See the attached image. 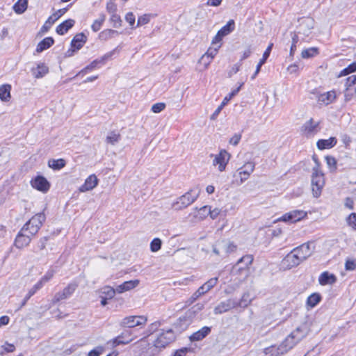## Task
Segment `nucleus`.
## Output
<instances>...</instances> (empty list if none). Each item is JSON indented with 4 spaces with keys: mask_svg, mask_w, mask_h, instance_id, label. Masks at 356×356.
Listing matches in <instances>:
<instances>
[{
    "mask_svg": "<svg viewBox=\"0 0 356 356\" xmlns=\"http://www.w3.org/2000/svg\"><path fill=\"white\" fill-rule=\"evenodd\" d=\"M301 332L300 328H296L285 338L279 346L275 347V346H271L266 348L264 353L266 355L270 354V356H281L286 353L304 337L305 335L302 333L300 334Z\"/></svg>",
    "mask_w": 356,
    "mask_h": 356,
    "instance_id": "f257e3e1",
    "label": "nucleus"
},
{
    "mask_svg": "<svg viewBox=\"0 0 356 356\" xmlns=\"http://www.w3.org/2000/svg\"><path fill=\"white\" fill-rule=\"evenodd\" d=\"M324 186V174L321 169H319L318 165H315L312 168V191L314 197L321 196Z\"/></svg>",
    "mask_w": 356,
    "mask_h": 356,
    "instance_id": "f03ea898",
    "label": "nucleus"
},
{
    "mask_svg": "<svg viewBox=\"0 0 356 356\" xmlns=\"http://www.w3.org/2000/svg\"><path fill=\"white\" fill-rule=\"evenodd\" d=\"M200 195L198 188H193L180 196L176 202L172 204V207L175 210H181L186 208L193 203Z\"/></svg>",
    "mask_w": 356,
    "mask_h": 356,
    "instance_id": "7ed1b4c3",
    "label": "nucleus"
},
{
    "mask_svg": "<svg viewBox=\"0 0 356 356\" xmlns=\"http://www.w3.org/2000/svg\"><path fill=\"white\" fill-rule=\"evenodd\" d=\"M45 220L46 216L44 213L43 212L38 213L23 225L21 228L22 231H29L31 236H34L38 232Z\"/></svg>",
    "mask_w": 356,
    "mask_h": 356,
    "instance_id": "20e7f679",
    "label": "nucleus"
},
{
    "mask_svg": "<svg viewBox=\"0 0 356 356\" xmlns=\"http://www.w3.org/2000/svg\"><path fill=\"white\" fill-rule=\"evenodd\" d=\"M45 220L46 216L44 213L43 212L38 213L23 225L21 228L22 231H29L31 236H34L38 232Z\"/></svg>",
    "mask_w": 356,
    "mask_h": 356,
    "instance_id": "39448f33",
    "label": "nucleus"
},
{
    "mask_svg": "<svg viewBox=\"0 0 356 356\" xmlns=\"http://www.w3.org/2000/svg\"><path fill=\"white\" fill-rule=\"evenodd\" d=\"M45 220L46 216L44 213L43 212L38 213L23 225L21 228L22 231H29L31 236H34L38 232Z\"/></svg>",
    "mask_w": 356,
    "mask_h": 356,
    "instance_id": "423d86ee",
    "label": "nucleus"
},
{
    "mask_svg": "<svg viewBox=\"0 0 356 356\" xmlns=\"http://www.w3.org/2000/svg\"><path fill=\"white\" fill-rule=\"evenodd\" d=\"M78 286L79 283L77 282L74 281L69 283L62 291L57 292L54 295L52 302L56 304L61 300L69 298L74 293Z\"/></svg>",
    "mask_w": 356,
    "mask_h": 356,
    "instance_id": "0eeeda50",
    "label": "nucleus"
},
{
    "mask_svg": "<svg viewBox=\"0 0 356 356\" xmlns=\"http://www.w3.org/2000/svg\"><path fill=\"white\" fill-rule=\"evenodd\" d=\"M175 334L172 329L165 331L163 330L155 339L156 348L161 347L165 348L168 344L175 340Z\"/></svg>",
    "mask_w": 356,
    "mask_h": 356,
    "instance_id": "6e6552de",
    "label": "nucleus"
},
{
    "mask_svg": "<svg viewBox=\"0 0 356 356\" xmlns=\"http://www.w3.org/2000/svg\"><path fill=\"white\" fill-rule=\"evenodd\" d=\"M147 319L143 316H129L124 317L120 322V326L122 327L132 328L136 326L145 325Z\"/></svg>",
    "mask_w": 356,
    "mask_h": 356,
    "instance_id": "1a4fd4ad",
    "label": "nucleus"
},
{
    "mask_svg": "<svg viewBox=\"0 0 356 356\" xmlns=\"http://www.w3.org/2000/svg\"><path fill=\"white\" fill-rule=\"evenodd\" d=\"M302 261L296 252H294V248L287 254L282 261V267L285 269H291L298 266Z\"/></svg>",
    "mask_w": 356,
    "mask_h": 356,
    "instance_id": "9d476101",
    "label": "nucleus"
},
{
    "mask_svg": "<svg viewBox=\"0 0 356 356\" xmlns=\"http://www.w3.org/2000/svg\"><path fill=\"white\" fill-rule=\"evenodd\" d=\"M231 155L225 149L220 151L219 154L214 156L213 165H218V170L222 172L225 170L226 165L230 159Z\"/></svg>",
    "mask_w": 356,
    "mask_h": 356,
    "instance_id": "9b49d317",
    "label": "nucleus"
},
{
    "mask_svg": "<svg viewBox=\"0 0 356 356\" xmlns=\"http://www.w3.org/2000/svg\"><path fill=\"white\" fill-rule=\"evenodd\" d=\"M31 184L33 188L42 193H47L50 188V183L42 175L36 176L31 180Z\"/></svg>",
    "mask_w": 356,
    "mask_h": 356,
    "instance_id": "f8f14e48",
    "label": "nucleus"
},
{
    "mask_svg": "<svg viewBox=\"0 0 356 356\" xmlns=\"http://www.w3.org/2000/svg\"><path fill=\"white\" fill-rule=\"evenodd\" d=\"M307 216V213L302 210H293L284 214L280 220L293 223L298 222Z\"/></svg>",
    "mask_w": 356,
    "mask_h": 356,
    "instance_id": "ddd939ff",
    "label": "nucleus"
},
{
    "mask_svg": "<svg viewBox=\"0 0 356 356\" xmlns=\"http://www.w3.org/2000/svg\"><path fill=\"white\" fill-rule=\"evenodd\" d=\"M235 28V23L233 19H230L226 25L222 26L217 33L216 35L214 37L212 42L217 43L220 42L222 38L230 33H232Z\"/></svg>",
    "mask_w": 356,
    "mask_h": 356,
    "instance_id": "4468645a",
    "label": "nucleus"
},
{
    "mask_svg": "<svg viewBox=\"0 0 356 356\" xmlns=\"http://www.w3.org/2000/svg\"><path fill=\"white\" fill-rule=\"evenodd\" d=\"M132 341L133 338L131 337V331L126 330H124L120 334L113 339L110 342H111L113 347H115L119 345L128 344Z\"/></svg>",
    "mask_w": 356,
    "mask_h": 356,
    "instance_id": "2eb2a0df",
    "label": "nucleus"
},
{
    "mask_svg": "<svg viewBox=\"0 0 356 356\" xmlns=\"http://www.w3.org/2000/svg\"><path fill=\"white\" fill-rule=\"evenodd\" d=\"M237 307V305L235 302V300L228 299L225 301L221 302L218 304L213 309L215 314H221L229 310Z\"/></svg>",
    "mask_w": 356,
    "mask_h": 356,
    "instance_id": "dca6fc26",
    "label": "nucleus"
},
{
    "mask_svg": "<svg viewBox=\"0 0 356 356\" xmlns=\"http://www.w3.org/2000/svg\"><path fill=\"white\" fill-rule=\"evenodd\" d=\"M24 232L21 229L15 237L14 245L18 249H22L29 245L31 241V237Z\"/></svg>",
    "mask_w": 356,
    "mask_h": 356,
    "instance_id": "f3484780",
    "label": "nucleus"
},
{
    "mask_svg": "<svg viewBox=\"0 0 356 356\" xmlns=\"http://www.w3.org/2000/svg\"><path fill=\"white\" fill-rule=\"evenodd\" d=\"M294 252H296L301 260L304 261L312 254L313 250L310 248L309 243H305L295 248Z\"/></svg>",
    "mask_w": 356,
    "mask_h": 356,
    "instance_id": "a211bd4d",
    "label": "nucleus"
},
{
    "mask_svg": "<svg viewBox=\"0 0 356 356\" xmlns=\"http://www.w3.org/2000/svg\"><path fill=\"white\" fill-rule=\"evenodd\" d=\"M254 162H248L238 170L241 178V184L248 179L250 175L254 171Z\"/></svg>",
    "mask_w": 356,
    "mask_h": 356,
    "instance_id": "6ab92c4d",
    "label": "nucleus"
},
{
    "mask_svg": "<svg viewBox=\"0 0 356 356\" xmlns=\"http://www.w3.org/2000/svg\"><path fill=\"white\" fill-rule=\"evenodd\" d=\"M211 332V327L204 326L189 337L191 342L199 341L206 338Z\"/></svg>",
    "mask_w": 356,
    "mask_h": 356,
    "instance_id": "aec40b11",
    "label": "nucleus"
},
{
    "mask_svg": "<svg viewBox=\"0 0 356 356\" xmlns=\"http://www.w3.org/2000/svg\"><path fill=\"white\" fill-rule=\"evenodd\" d=\"M319 124V122H314L313 118H310L302 126L301 131L307 135L316 134L318 131Z\"/></svg>",
    "mask_w": 356,
    "mask_h": 356,
    "instance_id": "412c9836",
    "label": "nucleus"
},
{
    "mask_svg": "<svg viewBox=\"0 0 356 356\" xmlns=\"http://www.w3.org/2000/svg\"><path fill=\"white\" fill-rule=\"evenodd\" d=\"M336 97L335 90H327L326 92L318 95L317 98L319 104L328 105L335 99Z\"/></svg>",
    "mask_w": 356,
    "mask_h": 356,
    "instance_id": "4be33fe9",
    "label": "nucleus"
},
{
    "mask_svg": "<svg viewBox=\"0 0 356 356\" xmlns=\"http://www.w3.org/2000/svg\"><path fill=\"white\" fill-rule=\"evenodd\" d=\"M138 284V280L126 281L116 286V291L118 293H122L136 288Z\"/></svg>",
    "mask_w": 356,
    "mask_h": 356,
    "instance_id": "5701e85b",
    "label": "nucleus"
},
{
    "mask_svg": "<svg viewBox=\"0 0 356 356\" xmlns=\"http://www.w3.org/2000/svg\"><path fill=\"white\" fill-rule=\"evenodd\" d=\"M337 280V279L335 275L330 273L327 271L322 273L318 277L319 284L322 286L333 284Z\"/></svg>",
    "mask_w": 356,
    "mask_h": 356,
    "instance_id": "b1692460",
    "label": "nucleus"
},
{
    "mask_svg": "<svg viewBox=\"0 0 356 356\" xmlns=\"http://www.w3.org/2000/svg\"><path fill=\"white\" fill-rule=\"evenodd\" d=\"M98 184V179L95 175H90L80 187L81 192L92 190Z\"/></svg>",
    "mask_w": 356,
    "mask_h": 356,
    "instance_id": "393cba45",
    "label": "nucleus"
},
{
    "mask_svg": "<svg viewBox=\"0 0 356 356\" xmlns=\"http://www.w3.org/2000/svg\"><path fill=\"white\" fill-rule=\"evenodd\" d=\"M190 318L186 314L185 316H180L173 325L175 328L178 332L185 330L191 323Z\"/></svg>",
    "mask_w": 356,
    "mask_h": 356,
    "instance_id": "a878e982",
    "label": "nucleus"
},
{
    "mask_svg": "<svg viewBox=\"0 0 356 356\" xmlns=\"http://www.w3.org/2000/svg\"><path fill=\"white\" fill-rule=\"evenodd\" d=\"M337 140L335 137H330L328 139H320L317 141V147L322 150L330 149L336 145Z\"/></svg>",
    "mask_w": 356,
    "mask_h": 356,
    "instance_id": "bb28decb",
    "label": "nucleus"
},
{
    "mask_svg": "<svg viewBox=\"0 0 356 356\" xmlns=\"http://www.w3.org/2000/svg\"><path fill=\"white\" fill-rule=\"evenodd\" d=\"M218 246L219 248L222 249V251L229 254L236 250L237 246L234 242H231L227 240H222L218 241Z\"/></svg>",
    "mask_w": 356,
    "mask_h": 356,
    "instance_id": "cd10ccee",
    "label": "nucleus"
},
{
    "mask_svg": "<svg viewBox=\"0 0 356 356\" xmlns=\"http://www.w3.org/2000/svg\"><path fill=\"white\" fill-rule=\"evenodd\" d=\"M253 256L252 254H246L238 260L234 268L238 266V270L248 268L253 261Z\"/></svg>",
    "mask_w": 356,
    "mask_h": 356,
    "instance_id": "c85d7f7f",
    "label": "nucleus"
},
{
    "mask_svg": "<svg viewBox=\"0 0 356 356\" xmlns=\"http://www.w3.org/2000/svg\"><path fill=\"white\" fill-rule=\"evenodd\" d=\"M67 8H62L58 10L55 13L49 17L45 22L43 28L49 29L57 19H58L63 15L65 13Z\"/></svg>",
    "mask_w": 356,
    "mask_h": 356,
    "instance_id": "c756f323",
    "label": "nucleus"
},
{
    "mask_svg": "<svg viewBox=\"0 0 356 356\" xmlns=\"http://www.w3.org/2000/svg\"><path fill=\"white\" fill-rule=\"evenodd\" d=\"M74 20L72 19L64 21L56 27V33L61 35H64L74 26Z\"/></svg>",
    "mask_w": 356,
    "mask_h": 356,
    "instance_id": "7c9ffc66",
    "label": "nucleus"
},
{
    "mask_svg": "<svg viewBox=\"0 0 356 356\" xmlns=\"http://www.w3.org/2000/svg\"><path fill=\"white\" fill-rule=\"evenodd\" d=\"M86 42V36L83 33L76 34L71 42V45L74 49H80Z\"/></svg>",
    "mask_w": 356,
    "mask_h": 356,
    "instance_id": "2f4dec72",
    "label": "nucleus"
},
{
    "mask_svg": "<svg viewBox=\"0 0 356 356\" xmlns=\"http://www.w3.org/2000/svg\"><path fill=\"white\" fill-rule=\"evenodd\" d=\"M48 72L49 68L44 63H40L36 67L32 69L33 75L38 79L44 76Z\"/></svg>",
    "mask_w": 356,
    "mask_h": 356,
    "instance_id": "473e14b6",
    "label": "nucleus"
},
{
    "mask_svg": "<svg viewBox=\"0 0 356 356\" xmlns=\"http://www.w3.org/2000/svg\"><path fill=\"white\" fill-rule=\"evenodd\" d=\"M54 42V39L51 37H47L40 41L36 47V51L40 53L47 49H49Z\"/></svg>",
    "mask_w": 356,
    "mask_h": 356,
    "instance_id": "72a5a7b5",
    "label": "nucleus"
},
{
    "mask_svg": "<svg viewBox=\"0 0 356 356\" xmlns=\"http://www.w3.org/2000/svg\"><path fill=\"white\" fill-rule=\"evenodd\" d=\"M66 165V162L63 159H49L48 161V166L54 170H59L64 168Z\"/></svg>",
    "mask_w": 356,
    "mask_h": 356,
    "instance_id": "f704fd0d",
    "label": "nucleus"
},
{
    "mask_svg": "<svg viewBox=\"0 0 356 356\" xmlns=\"http://www.w3.org/2000/svg\"><path fill=\"white\" fill-rule=\"evenodd\" d=\"M119 35V32L118 31L108 29L99 33V38L101 40L106 41L109 39L113 38L115 35Z\"/></svg>",
    "mask_w": 356,
    "mask_h": 356,
    "instance_id": "c9c22d12",
    "label": "nucleus"
},
{
    "mask_svg": "<svg viewBox=\"0 0 356 356\" xmlns=\"http://www.w3.org/2000/svg\"><path fill=\"white\" fill-rule=\"evenodd\" d=\"M28 7V1L27 0H18L13 5V10L17 14H22L24 13Z\"/></svg>",
    "mask_w": 356,
    "mask_h": 356,
    "instance_id": "e433bc0d",
    "label": "nucleus"
},
{
    "mask_svg": "<svg viewBox=\"0 0 356 356\" xmlns=\"http://www.w3.org/2000/svg\"><path fill=\"white\" fill-rule=\"evenodd\" d=\"M252 302V298L250 297L249 292H245L241 298L239 300H235V302L237 305V307H247Z\"/></svg>",
    "mask_w": 356,
    "mask_h": 356,
    "instance_id": "4c0bfd02",
    "label": "nucleus"
},
{
    "mask_svg": "<svg viewBox=\"0 0 356 356\" xmlns=\"http://www.w3.org/2000/svg\"><path fill=\"white\" fill-rule=\"evenodd\" d=\"M121 135L120 133L113 131L108 133L106 138V142L112 145H115L121 140Z\"/></svg>",
    "mask_w": 356,
    "mask_h": 356,
    "instance_id": "58836bf2",
    "label": "nucleus"
},
{
    "mask_svg": "<svg viewBox=\"0 0 356 356\" xmlns=\"http://www.w3.org/2000/svg\"><path fill=\"white\" fill-rule=\"evenodd\" d=\"M319 54V49L318 47H310L303 49L301 52L302 58L307 59L313 58Z\"/></svg>",
    "mask_w": 356,
    "mask_h": 356,
    "instance_id": "ea45409f",
    "label": "nucleus"
},
{
    "mask_svg": "<svg viewBox=\"0 0 356 356\" xmlns=\"http://www.w3.org/2000/svg\"><path fill=\"white\" fill-rule=\"evenodd\" d=\"M321 300V296L318 293L311 294L307 300V305L313 308L316 307Z\"/></svg>",
    "mask_w": 356,
    "mask_h": 356,
    "instance_id": "a19ab883",
    "label": "nucleus"
},
{
    "mask_svg": "<svg viewBox=\"0 0 356 356\" xmlns=\"http://www.w3.org/2000/svg\"><path fill=\"white\" fill-rule=\"evenodd\" d=\"M105 19L106 15L103 13L100 14L99 15V17L93 22L91 26L92 30L94 32H97L98 31H99L102 28V24L105 22Z\"/></svg>",
    "mask_w": 356,
    "mask_h": 356,
    "instance_id": "79ce46f5",
    "label": "nucleus"
},
{
    "mask_svg": "<svg viewBox=\"0 0 356 356\" xmlns=\"http://www.w3.org/2000/svg\"><path fill=\"white\" fill-rule=\"evenodd\" d=\"M325 160L330 172H335L337 170L338 165L336 159L332 156L327 155L325 157Z\"/></svg>",
    "mask_w": 356,
    "mask_h": 356,
    "instance_id": "37998d69",
    "label": "nucleus"
},
{
    "mask_svg": "<svg viewBox=\"0 0 356 356\" xmlns=\"http://www.w3.org/2000/svg\"><path fill=\"white\" fill-rule=\"evenodd\" d=\"M273 46V43L269 44V45L268 46L267 49H266V51L263 54V57L260 60L259 63H258V65L257 66L255 74H257L259 72L261 65L263 64H264V63L266 62V59L268 58V56H269V55L270 54V51L272 50Z\"/></svg>",
    "mask_w": 356,
    "mask_h": 356,
    "instance_id": "c03bdc74",
    "label": "nucleus"
},
{
    "mask_svg": "<svg viewBox=\"0 0 356 356\" xmlns=\"http://www.w3.org/2000/svg\"><path fill=\"white\" fill-rule=\"evenodd\" d=\"M204 307V304L202 302H198L194 306H193L186 313L188 317H193L200 312H201Z\"/></svg>",
    "mask_w": 356,
    "mask_h": 356,
    "instance_id": "a18cd8bd",
    "label": "nucleus"
},
{
    "mask_svg": "<svg viewBox=\"0 0 356 356\" xmlns=\"http://www.w3.org/2000/svg\"><path fill=\"white\" fill-rule=\"evenodd\" d=\"M218 48H220V46L215 48H209L205 54L202 56L201 60L208 59V63H210L211 60L216 55Z\"/></svg>",
    "mask_w": 356,
    "mask_h": 356,
    "instance_id": "49530a36",
    "label": "nucleus"
},
{
    "mask_svg": "<svg viewBox=\"0 0 356 356\" xmlns=\"http://www.w3.org/2000/svg\"><path fill=\"white\" fill-rule=\"evenodd\" d=\"M109 21L114 28H120L122 26V19L119 15L116 13L110 15Z\"/></svg>",
    "mask_w": 356,
    "mask_h": 356,
    "instance_id": "de8ad7c7",
    "label": "nucleus"
},
{
    "mask_svg": "<svg viewBox=\"0 0 356 356\" xmlns=\"http://www.w3.org/2000/svg\"><path fill=\"white\" fill-rule=\"evenodd\" d=\"M210 213V206H204L201 207L196 215L197 218H199L201 220H203L206 218L207 216H209V214Z\"/></svg>",
    "mask_w": 356,
    "mask_h": 356,
    "instance_id": "09e8293b",
    "label": "nucleus"
},
{
    "mask_svg": "<svg viewBox=\"0 0 356 356\" xmlns=\"http://www.w3.org/2000/svg\"><path fill=\"white\" fill-rule=\"evenodd\" d=\"M162 241L159 238H154L150 243V250L153 252L159 251L161 248Z\"/></svg>",
    "mask_w": 356,
    "mask_h": 356,
    "instance_id": "8fccbe9b",
    "label": "nucleus"
},
{
    "mask_svg": "<svg viewBox=\"0 0 356 356\" xmlns=\"http://www.w3.org/2000/svg\"><path fill=\"white\" fill-rule=\"evenodd\" d=\"M151 18L150 14H144L138 18L136 27L141 26L149 22Z\"/></svg>",
    "mask_w": 356,
    "mask_h": 356,
    "instance_id": "3c124183",
    "label": "nucleus"
},
{
    "mask_svg": "<svg viewBox=\"0 0 356 356\" xmlns=\"http://www.w3.org/2000/svg\"><path fill=\"white\" fill-rule=\"evenodd\" d=\"M125 20L129 24V26L131 29H136L135 25V21H136V17L134 14L132 12H129L126 14Z\"/></svg>",
    "mask_w": 356,
    "mask_h": 356,
    "instance_id": "603ef678",
    "label": "nucleus"
},
{
    "mask_svg": "<svg viewBox=\"0 0 356 356\" xmlns=\"http://www.w3.org/2000/svg\"><path fill=\"white\" fill-rule=\"evenodd\" d=\"M165 108V104L163 102H159L153 104L151 108V111L154 113H159L163 111Z\"/></svg>",
    "mask_w": 356,
    "mask_h": 356,
    "instance_id": "864d4df0",
    "label": "nucleus"
},
{
    "mask_svg": "<svg viewBox=\"0 0 356 356\" xmlns=\"http://www.w3.org/2000/svg\"><path fill=\"white\" fill-rule=\"evenodd\" d=\"M99 63H104V58H102L101 60H95L92 61L89 65H88L86 67H85L81 72H88V71L95 69L97 67V65Z\"/></svg>",
    "mask_w": 356,
    "mask_h": 356,
    "instance_id": "5fc2aeb1",
    "label": "nucleus"
},
{
    "mask_svg": "<svg viewBox=\"0 0 356 356\" xmlns=\"http://www.w3.org/2000/svg\"><path fill=\"white\" fill-rule=\"evenodd\" d=\"M347 223L354 230H356V213H350L347 218Z\"/></svg>",
    "mask_w": 356,
    "mask_h": 356,
    "instance_id": "6e6d98bb",
    "label": "nucleus"
},
{
    "mask_svg": "<svg viewBox=\"0 0 356 356\" xmlns=\"http://www.w3.org/2000/svg\"><path fill=\"white\" fill-rule=\"evenodd\" d=\"M106 11L111 15V14H114V13H117V5L115 3L114 1L110 0L108 2H107L106 3Z\"/></svg>",
    "mask_w": 356,
    "mask_h": 356,
    "instance_id": "4d7b16f0",
    "label": "nucleus"
},
{
    "mask_svg": "<svg viewBox=\"0 0 356 356\" xmlns=\"http://www.w3.org/2000/svg\"><path fill=\"white\" fill-rule=\"evenodd\" d=\"M154 348H156V341H154L153 345L150 346L148 348L147 353L149 354L150 355H156L159 354L161 351L162 349H163L161 347H156V348H155V349H154Z\"/></svg>",
    "mask_w": 356,
    "mask_h": 356,
    "instance_id": "13d9d810",
    "label": "nucleus"
},
{
    "mask_svg": "<svg viewBox=\"0 0 356 356\" xmlns=\"http://www.w3.org/2000/svg\"><path fill=\"white\" fill-rule=\"evenodd\" d=\"M238 92L239 90H232V92L223 99L220 104L221 106L224 108V106L227 105L232 97H234Z\"/></svg>",
    "mask_w": 356,
    "mask_h": 356,
    "instance_id": "bf43d9fd",
    "label": "nucleus"
},
{
    "mask_svg": "<svg viewBox=\"0 0 356 356\" xmlns=\"http://www.w3.org/2000/svg\"><path fill=\"white\" fill-rule=\"evenodd\" d=\"M55 273L56 270L54 269L48 270L44 274V275L41 278L42 282L44 283L49 281L54 277Z\"/></svg>",
    "mask_w": 356,
    "mask_h": 356,
    "instance_id": "052dcab7",
    "label": "nucleus"
},
{
    "mask_svg": "<svg viewBox=\"0 0 356 356\" xmlns=\"http://www.w3.org/2000/svg\"><path fill=\"white\" fill-rule=\"evenodd\" d=\"M218 283V277H212L206 282L204 285L205 288L209 291L213 287H214Z\"/></svg>",
    "mask_w": 356,
    "mask_h": 356,
    "instance_id": "680f3d73",
    "label": "nucleus"
},
{
    "mask_svg": "<svg viewBox=\"0 0 356 356\" xmlns=\"http://www.w3.org/2000/svg\"><path fill=\"white\" fill-rule=\"evenodd\" d=\"M346 270H355L356 269V261L354 259H347L345 263Z\"/></svg>",
    "mask_w": 356,
    "mask_h": 356,
    "instance_id": "e2e57ef3",
    "label": "nucleus"
},
{
    "mask_svg": "<svg viewBox=\"0 0 356 356\" xmlns=\"http://www.w3.org/2000/svg\"><path fill=\"white\" fill-rule=\"evenodd\" d=\"M356 83V76L351 75L346 79L345 87L346 89H348Z\"/></svg>",
    "mask_w": 356,
    "mask_h": 356,
    "instance_id": "0e129e2a",
    "label": "nucleus"
},
{
    "mask_svg": "<svg viewBox=\"0 0 356 356\" xmlns=\"http://www.w3.org/2000/svg\"><path fill=\"white\" fill-rule=\"evenodd\" d=\"M10 90H0V99L3 102H8L11 98Z\"/></svg>",
    "mask_w": 356,
    "mask_h": 356,
    "instance_id": "69168bd1",
    "label": "nucleus"
},
{
    "mask_svg": "<svg viewBox=\"0 0 356 356\" xmlns=\"http://www.w3.org/2000/svg\"><path fill=\"white\" fill-rule=\"evenodd\" d=\"M3 353H13L15 350V347L13 344L6 342L4 345L1 346Z\"/></svg>",
    "mask_w": 356,
    "mask_h": 356,
    "instance_id": "338daca9",
    "label": "nucleus"
},
{
    "mask_svg": "<svg viewBox=\"0 0 356 356\" xmlns=\"http://www.w3.org/2000/svg\"><path fill=\"white\" fill-rule=\"evenodd\" d=\"M102 351L103 348L101 346H98L96 348L90 350L88 354V356H99L102 354Z\"/></svg>",
    "mask_w": 356,
    "mask_h": 356,
    "instance_id": "774afa93",
    "label": "nucleus"
}]
</instances>
